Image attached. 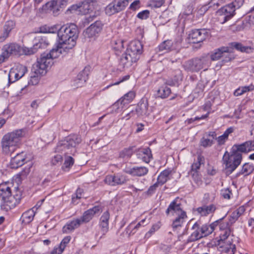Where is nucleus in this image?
Returning <instances> with one entry per match:
<instances>
[{
    "mask_svg": "<svg viewBox=\"0 0 254 254\" xmlns=\"http://www.w3.org/2000/svg\"><path fill=\"white\" fill-rule=\"evenodd\" d=\"M1 208L6 211L15 207L20 202L22 192L18 184L6 182L0 184Z\"/></svg>",
    "mask_w": 254,
    "mask_h": 254,
    "instance_id": "1",
    "label": "nucleus"
},
{
    "mask_svg": "<svg viewBox=\"0 0 254 254\" xmlns=\"http://www.w3.org/2000/svg\"><path fill=\"white\" fill-rule=\"evenodd\" d=\"M59 42L63 45V48L71 50L76 45L78 37L77 26L70 23L59 29L58 32Z\"/></svg>",
    "mask_w": 254,
    "mask_h": 254,
    "instance_id": "2",
    "label": "nucleus"
},
{
    "mask_svg": "<svg viewBox=\"0 0 254 254\" xmlns=\"http://www.w3.org/2000/svg\"><path fill=\"white\" fill-rule=\"evenodd\" d=\"M24 135L23 129H16L5 134L1 141L2 152L9 155L15 152L19 147L21 138Z\"/></svg>",
    "mask_w": 254,
    "mask_h": 254,
    "instance_id": "3",
    "label": "nucleus"
},
{
    "mask_svg": "<svg viewBox=\"0 0 254 254\" xmlns=\"http://www.w3.org/2000/svg\"><path fill=\"white\" fill-rule=\"evenodd\" d=\"M142 51L143 46L140 41L135 40L131 42L120 59V65L124 68L130 67L139 59Z\"/></svg>",
    "mask_w": 254,
    "mask_h": 254,
    "instance_id": "4",
    "label": "nucleus"
},
{
    "mask_svg": "<svg viewBox=\"0 0 254 254\" xmlns=\"http://www.w3.org/2000/svg\"><path fill=\"white\" fill-rule=\"evenodd\" d=\"M70 50L63 48V45L59 44L56 47L53 48L49 53H43L40 57L37 59V66L40 68L39 73L44 72L45 69L51 67L53 64V60L57 58L61 55H65Z\"/></svg>",
    "mask_w": 254,
    "mask_h": 254,
    "instance_id": "5",
    "label": "nucleus"
},
{
    "mask_svg": "<svg viewBox=\"0 0 254 254\" xmlns=\"http://www.w3.org/2000/svg\"><path fill=\"white\" fill-rule=\"evenodd\" d=\"M242 160L241 153H235L231 150L230 152L226 151L223 156V162L225 167L224 172L227 176L230 175L240 165Z\"/></svg>",
    "mask_w": 254,
    "mask_h": 254,
    "instance_id": "6",
    "label": "nucleus"
},
{
    "mask_svg": "<svg viewBox=\"0 0 254 254\" xmlns=\"http://www.w3.org/2000/svg\"><path fill=\"white\" fill-rule=\"evenodd\" d=\"M209 64V57L207 56H202L186 62L184 64V67L187 71L198 72L202 69H207Z\"/></svg>",
    "mask_w": 254,
    "mask_h": 254,
    "instance_id": "7",
    "label": "nucleus"
},
{
    "mask_svg": "<svg viewBox=\"0 0 254 254\" xmlns=\"http://www.w3.org/2000/svg\"><path fill=\"white\" fill-rule=\"evenodd\" d=\"M81 138L77 135H71L57 145L56 151L64 152L65 154H73L75 152V147L81 142Z\"/></svg>",
    "mask_w": 254,
    "mask_h": 254,
    "instance_id": "8",
    "label": "nucleus"
},
{
    "mask_svg": "<svg viewBox=\"0 0 254 254\" xmlns=\"http://www.w3.org/2000/svg\"><path fill=\"white\" fill-rule=\"evenodd\" d=\"M130 0H114L107 5L105 8V12L109 15L119 12L125 9L128 5Z\"/></svg>",
    "mask_w": 254,
    "mask_h": 254,
    "instance_id": "9",
    "label": "nucleus"
},
{
    "mask_svg": "<svg viewBox=\"0 0 254 254\" xmlns=\"http://www.w3.org/2000/svg\"><path fill=\"white\" fill-rule=\"evenodd\" d=\"M235 9L233 5L227 4L222 7L217 11V15L219 16V20L221 23H224L235 15Z\"/></svg>",
    "mask_w": 254,
    "mask_h": 254,
    "instance_id": "10",
    "label": "nucleus"
},
{
    "mask_svg": "<svg viewBox=\"0 0 254 254\" xmlns=\"http://www.w3.org/2000/svg\"><path fill=\"white\" fill-rule=\"evenodd\" d=\"M127 181V177L122 174L107 175L104 179L105 183L111 186L122 185L126 184Z\"/></svg>",
    "mask_w": 254,
    "mask_h": 254,
    "instance_id": "11",
    "label": "nucleus"
},
{
    "mask_svg": "<svg viewBox=\"0 0 254 254\" xmlns=\"http://www.w3.org/2000/svg\"><path fill=\"white\" fill-rule=\"evenodd\" d=\"M29 160V158L27 153L21 152L11 158L8 166L11 169H17L24 165Z\"/></svg>",
    "mask_w": 254,
    "mask_h": 254,
    "instance_id": "12",
    "label": "nucleus"
},
{
    "mask_svg": "<svg viewBox=\"0 0 254 254\" xmlns=\"http://www.w3.org/2000/svg\"><path fill=\"white\" fill-rule=\"evenodd\" d=\"M208 32L205 29L192 30L189 35L190 42L198 43L203 41L208 36Z\"/></svg>",
    "mask_w": 254,
    "mask_h": 254,
    "instance_id": "13",
    "label": "nucleus"
},
{
    "mask_svg": "<svg viewBox=\"0 0 254 254\" xmlns=\"http://www.w3.org/2000/svg\"><path fill=\"white\" fill-rule=\"evenodd\" d=\"M103 24L100 21H96L92 24L84 32L85 37L92 38L96 36L101 31Z\"/></svg>",
    "mask_w": 254,
    "mask_h": 254,
    "instance_id": "14",
    "label": "nucleus"
},
{
    "mask_svg": "<svg viewBox=\"0 0 254 254\" xmlns=\"http://www.w3.org/2000/svg\"><path fill=\"white\" fill-rule=\"evenodd\" d=\"M93 8V4L92 2H89L88 1H84L80 6L73 5L71 9H68V10H77L80 12L82 14L86 15L90 13L92 11Z\"/></svg>",
    "mask_w": 254,
    "mask_h": 254,
    "instance_id": "15",
    "label": "nucleus"
},
{
    "mask_svg": "<svg viewBox=\"0 0 254 254\" xmlns=\"http://www.w3.org/2000/svg\"><path fill=\"white\" fill-rule=\"evenodd\" d=\"M183 212H186L182 210L181 207V204L178 203L176 200H174L169 205L168 208L166 211V213L167 215L171 214L172 215H179Z\"/></svg>",
    "mask_w": 254,
    "mask_h": 254,
    "instance_id": "16",
    "label": "nucleus"
},
{
    "mask_svg": "<svg viewBox=\"0 0 254 254\" xmlns=\"http://www.w3.org/2000/svg\"><path fill=\"white\" fill-rule=\"evenodd\" d=\"M101 211V207L99 206H95L86 211L82 217L79 219H81L82 223L88 222L93 218L95 214L98 213Z\"/></svg>",
    "mask_w": 254,
    "mask_h": 254,
    "instance_id": "17",
    "label": "nucleus"
},
{
    "mask_svg": "<svg viewBox=\"0 0 254 254\" xmlns=\"http://www.w3.org/2000/svg\"><path fill=\"white\" fill-rule=\"evenodd\" d=\"M125 172L132 176L141 177L144 176L148 172V170L145 167H134L131 168H127Z\"/></svg>",
    "mask_w": 254,
    "mask_h": 254,
    "instance_id": "18",
    "label": "nucleus"
},
{
    "mask_svg": "<svg viewBox=\"0 0 254 254\" xmlns=\"http://www.w3.org/2000/svg\"><path fill=\"white\" fill-rule=\"evenodd\" d=\"M202 157L200 156L197 157L195 161L191 165L190 173L196 183L199 184L200 182V179L198 176L197 173L198 170L199 169L202 162Z\"/></svg>",
    "mask_w": 254,
    "mask_h": 254,
    "instance_id": "19",
    "label": "nucleus"
},
{
    "mask_svg": "<svg viewBox=\"0 0 254 254\" xmlns=\"http://www.w3.org/2000/svg\"><path fill=\"white\" fill-rule=\"evenodd\" d=\"M3 50L7 53L8 56L12 55L20 56V46L15 43L6 45L4 46Z\"/></svg>",
    "mask_w": 254,
    "mask_h": 254,
    "instance_id": "20",
    "label": "nucleus"
},
{
    "mask_svg": "<svg viewBox=\"0 0 254 254\" xmlns=\"http://www.w3.org/2000/svg\"><path fill=\"white\" fill-rule=\"evenodd\" d=\"M193 232L188 239V242H194L203 237L200 227L195 223L192 227Z\"/></svg>",
    "mask_w": 254,
    "mask_h": 254,
    "instance_id": "21",
    "label": "nucleus"
},
{
    "mask_svg": "<svg viewBox=\"0 0 254 254\" xmlns=\"http://www.w3.org/2000/svg\"><path fill=\"white\" fill-rule=\"evenodd\" d=\"M216 209V206L212 204L209 205H203L202 207H198L196 209V211L201 216H204L213 213Z\"/></svg>",
    "mask_w": 254,
    "mask_h": 254,
    "instance_id": "22",
    "label": "nucleus"
},
{
    "mask_svg": "<svg viewBox=\"0 0 254 254\" xmlns=\"http://www.w3.org/2000/svg\"><path fill=\"white\" fill-rule=\"evenodd\" d=\"M110 214L108 211L103 213L100 220V226L104 233H106L109 228Z\"/></svg>",
    "mask_w": 254,
    "mask_h": 254,
    "instance_id": "23",
    "label": "nucleus"
},
{
    "mask_svg": "<svg viewBox=\"0 0 254 254\" xmlns=\"http://www.w3.org/2000/svg\"><path fill=\"white\" fill-rule=\"evenodd\" d=\"M82 223L81 220L80 219H76L72 220L70 222L66 224L63 228V231L64 233H69L74 230L75 228H78Z\"/></svg>",
    "mask_w": 254,
    "mask_h": 254,
    "instance_id": "24",
    "label": "nucleus"
},
{
    "mask_svg": "<svg viewBox=\"0 0 254 254\" xmlns=\"http://www.w3.org/2000/svg\"><path fill=\"white\" fill-rule=\"evenodd\" d=\"M15 26V23L12 20H9L5 22L3 27V33L2 36L0 37V41L5 39L9 35L10 32Z\"/></svg>",
    "mask_w": 254,
    "mask_h": 254,
    "instance_id": "25",
    "label": "nucleus"
},
{
    "mask_svg": "<svg viewBox=\"0 0 254 254\" xmlns=\"http://www.w3.org/2000/svg\"><path fill=\"white\" fill-rule=\"evenodd\" d=\"M228 50V47H222L216 49L210 56L211 60L212 61H217L219 60L221 58L224 57V54L227 52Z\"/></svg>",
    "mask_w": 254,
    "mask_h": 254,
    "instance_id": "26",
    "label": "nucleus"
},
{
    "mask_svg": "<svg viewBox=\"0 0 254 254\" xmlns=\"http://www.w3.org/2000/svg\"><path fill=\"white\" fill-rule=\"evenodd\" d=\"M187 218L186 212H183L181 215H178L172 223V226L173 229L175 230L181 227Z\"/></svg>",
    "mask_w": 254,
    "mask_h": 254,
    "instance_id": "27",
    "label": "nucleus"
},
{
    "mask_svg": "<svg viewBox=\"0 0 254 254\" xmlns=\"http://www.w3.org/2000/svg\"><path fill=\"white\" fill-rule=\"evenodd\" d=\"M37 62L34 65V74H33V85H36L39 83L40 77L47 72V69L44 70V72L41 73H39L40 68L37 66Z\"/></svg>",
    "mask_w": 254,
    "mask_h": 254,
    "instance_id": "28",
    "label": "nucleus"
},
{
    "mask_svg": "<svg viewBox=\"0 0 254 254\" xmlns=\"http://www.w3.org/2000/svg\"><path fill=\"white\" fill-rule=\"evenodd\" d=\"M159 51H168L176 49V47L171 40H166L162 42L159 46Z\"/></svg>",
    "mask_w": 254,
    "mask_h": 254,
    "instance_id": "29",
    "label": "nucleus"
},
{
    "mask_svg": "<svg viewBox=\"0 0 254 254\" xmlns=\"http://www.w3.org/2000/svg\"><path fill=\"white\" fill-rule=\"evenodd\" d=\"M67 4V0H52L50 2H47L45 5H43L39 10H45L48 5H59L60 8H64Z\"/></svg>",
    "mask_w": 254,
    "mask_h": 254,
    "instance_id": "30",
    "label": "nucleus"
},
{
    "mask_svg": "<svg viewBox=\"0 0 254 254\" xmlns=\"http://www.w3.org/2000/svg\"><path fill=\"white\" fill-rule=\"evenodd\" d=\"M135 112L138 116L148 115V103L147 102H142L138 105Z\"/></svg>",
    "mask_w": 254,
    "mask_h": 254,
    "instance_id": "31",
    "label": "nucleus"
},
{
    "mask_svg": "<svg viewBox=\"0 0 254 254\" xmlns=\"http://www.w3.org/2000/svg\"><path fill=\"white\" fill-rule=\"evenodd\" d=\"M139 155L146 163H148L152 157L151 150L149 148H143L139 150Z\"/></svg>",
    "mask_w": 254,
    "mask_h": 254,
    "instance_id": "32",
    "label": "nucleus"
},
{
    "mask_svg": "<svg viewBox=\"0 0 254 254\" xmlns=\"http://www.w3.org/2000/svg\"><path fill=\"white\" fill-rule=\"evenodd\" d=\"M231 150L236 153H238L241 154L242 152L247 153L249 152L246 141L239 145H234Z\"/></svg>",
    "mask_w": 254,
    "mask_h": 254,
    "instance_id": "33",
    "label": "nucleus"
},
{
    "mask_svg": "<svg viewBox=\"0 0 254 254\" xmlns=\"http://www.w3.org/2000/svg\"><path fill=\"white\" fill-rule=\"evenodd\" d=\"M254 90V85L251 84L249 86L240 87L234 92L235 96H239L244 94L245 93Z\"/></svg>",
    "mask_w": 254,
    "mask_h": 254,
    "instance_id": "34",
    "label": "nucleus"
},
{
    "mask_svg": "<svg viewBox=\"0 0 254 254\" xmlns=\"http://www.w3.org/2000/svg\"><path fill=\"white\" fill-rule=\"evenodd\" d=\"M232 47L241 52L250 53L252 52L253 49L250 46H244L240 43L233 42L231 43Z\"/></svg>",
    "mask_w": 254,
    "mask_h": 254,
    "instance_id": "35",
    "label": "nucleus"
},
{
    "mask_svg": "<svg viewBox=\"0 0 254 254\" xmlns=\"http://www.w3.org/2000/svg\"><path fill=\"white\" fill-rule=\"evenodd\" d=\"M17 72L13 67L10 69L8 74V83L9 84L14 83L22 77Z\"/></svg>",
    "mask_w": 254,
    "mask_h": 254,
    "instance_id": "36",
    "label": "nucleus"
},
{
    "mask_svg": "<svg viewBox=\"0 0 254 254\" xmlns=\"http://www.w3.org/2000/svg\"><path fill=\"white\" fill-rule=\"evenodd\" d=\"M221 247L223 248V251L228 254H234L236 249L235 245L233 244L229 240L224 242V245Z\"/></svg>",
    "mask_w": 254,
    "mask_h": 254,
    "instance_id": "37",
    "label": "nucleus"
},
{
    "mask_svg": "<svg viewBox=\"0 0 254 254\" xmlns=\"http://www.w3.org/2000/svg\"><path fill=\"white\" fill-rule=\"evenodd\" d=\"M157 93L159 97L166 98L170 94L171 89L167 86H163L158 89Z\"/></svg>",
    "mask_w": 254,
    "mask_h": 254,
    "instance_id": "38",
    "label": "nucleus"
},
{
    "mask_svg": "<svg viewBox=\"0 0 254 254\" xmlns=\"http://www.w3.org/2000/svg\"><path fill=\"white\" fill-rule=\"evenodd\" d=\"M254 170V167L253 165L249 164V163H245L242 167V169L240 172H239L237 176H239L241 174H245V175H248L251 174Z\"/></svg>",
    "mask_w": 254,
    "mask_h": 254,
    "instance_id": "39",
    "label": "nucleus"
},
{
    "mask_svg": "<svg viewBox=\"0 0 254 254\" xmlns=\"http://www.w3.org/2000/svg\"><path fill=\"white\" fill-rule=\"evenodd\" d=\"M170 171L169 170H164L161 173L157 178V183L163 185L169 179V176Z\"/></svg>",
    "mask_w": 254,
    "mask_h": 254,
    "instance_id": "40",
    "label": "nucleus"
},
{
    "mask_svg": "<svg viewBox=\"0 0 254 254\" xmlns=\"http://www.w3.org/2000/svg\"><path fill=\"white\" fill-rule=\"evenodd\" d=\"M22 223L26 225L29 224L32 221V211L29 209L24 212L21 216Z\"/></svg>",
    "mask_w": 254,
    "mask_h": 254,
    "instance_id": "41",
    "label": "nucleus"
},
{
    "mask_svg": "<svg viewBox=\"0 0 254 254\" xmlns=\"http://www.w3.org/2000/svg\"><path fill=\"white\" fill-rule=\"evenodd\" d=\"M215 224L214 223L210 225H203L200 228L201 232L203 234V237L207 236L212 233L214 229V226Z\"/></svg>",
    "mask_w": 254,
    "mask_h": 254,
    "instance_id": "42",
    "label": "nucleus"
},
{
    "mask_svg": "<svg viewBox=\"0 0 254 254\" xmlns=\"http://www.w3.org/2000/svg\"><path fill=\"white\" fill-rule=\"evenodd\" d=\"M135 94L134 92L132 91H129L128 93L126 94L124 97L121 98L118 101L117 103L119 104V102H121V103L122 104L125 100H127V102H130L135 97Z\"/></svg>",
    "mask_w": 254,
    "mask_h": 254,
    "instance_id": "43",
    "label": "nucleus"
},
{
    "mask_svg": "<svg viewBox=\"0 0 254 254\" xmlns=\"http://www.w3.org/2000/svg\"><path fill=\"white\" fill-rule=\"evenodd\" d=\"M13 67L17 71V73L21 75L22 77H23L27 71L26 66L22 64H16L13 66Z\"/></svg>",
    "mask_w": 254,
    "mask_h": 254,
    "instance_id": "44",
    "label": "nucleus"
},
{
    "mask_svg": "<svg viewBox=\"0 0 254 254\" xmlns=\"http://www.w3.org/2000/svg\"><path fill=\"white\" fill-rule=\"evenodd\" d=\"M133 153V147H129L127 148L124 149L120 154L122 157H130Z\"/></svg>",
    "mask_w": 254,
    "mask_h": 254,
    "instance_id": "45",
    "label": "nucleus"
},
{
    "mask_svg": "<svg viewBox=\"0 0 254 254\" xmlns=\"http://www.w3.org/2000/svg\"><path fill=\"white\" fill-rule=\"evenodd\" d=\"M224 59L222 62L224 63H226L231 61L233 59L235 58L234 55L230 51V48H228V50L227 52L225 54H224Z\"/></svg>",
    "mask_w": 254,
    "mask_h": 254,
    "instance_id": "46",
    "label": "nucleus"
},
{
    "mask_svg": "<svg viewBox=\"0 0 254 254\" xmlns=\"http://www.w3.org/2000/svg\"><path fill=\"white\" fill-rule=\"evenodd\" d=\"M200 142L201 146L204 147H207L211 146L213 144V140L203 137L201 139Z\"/></svg>",
    "mask_w": 254,
    "mask_h": 254,
    "instance_id": "47",
    "label": "nucleus"
},
{
    "mask_svg": "<svg viewBox=\"0 0 254 254\" xmlns=\"http://www.w3.org/2000/svg\"><path fill=\"white\" fill-rule=\"evenodd\" d=\"M61 8L60 7L59 5H56L54 6L52 5H48L47 6V7L45 10H44V11H46L47 10H50L51 11H52L54 15H57L59 14V11L60 10V9ZM40 10L43 11L42 9Z\"/></svg>",
    "mask_w": 254,
    "mask_h": 254,
    "instance_id": "48",
    "label": "nucleus"
},
{
    "mask_svg": "<svg viewBox=\"0 0 254 254\" xmlns=\"http://www.w3.org/2000/svg\"><path fill=\"white\" fill-rule=\"evenodd\" d=\"M74 161L71 157H68L65 160L63 169L66 171V169L69 168L73 164Z\"/></svg>",
    "mask_w": 254,
    "mask_h": 254,
    "instance_id": "49",
    "label": "nucleus"
},
{
    "mask_svg": "<svg viewBox=\"0 0 254 254\" xmlns=\"http://www.w3.org/2000/svg\"><path fill=\"white\" fill-rule=\"evenodd\" d=\"M115 45L114 46V49L118 51H121L124 48L123 41L121 40H119L118 41H115L114 42Z\"/></svg>",
    "mask_w": 254,
    "mask_h": 254,
    "instance_id": "50",
    "label": "nucleus"
},
{
    "mask_svg": "<svg viewBox=\"0 0 254 254\" xmlns=\"http://www.w3.org/2000/svg\"><path fill=\"white\" fill-rule=\"evenodd\" d=\"M164 2L165 0H151L150 5L154 7H160Z\"/></svg>",
    "mask_w": 254,
    "mask_h": 254,
    "instance_id": "51",
    "label": "nucleus"
},
{
    "mask_svg": "<svg viewBox=\"0 0 254 254\" xmlns=\"http://www.w3.org/2000/svg\"><path fill=\"white\" fill-rule=\"evenodd\" d=\"M222 233L220 234V240L222 241H225L229 236L231 233L230 229H227L225 231H221Z\"/></svg>",
    "mask_w": 254,
    "mask_h": 254,
    "instance_id": "52",
    "label": "nucleus"
},
{
    "mask_svg": "<svg viewBox=\"0 0 254 254\" xmlns=\"http://www.w3.org/2000/svg\"><path fill=\"white\" fill-rule=\"evenodd\" d=\"M84 74V72L83 71L82 73L79 74L77 76V80H79V85H77L78 86H82L86 81L87 79L86 76H83V74Z\"/></svg>",
    "mask_w": 254,
    "mask_h": 254,
    "instance_id": "53",
    "label": "nucleus"
},
{
    "mask_svg": "<svg viewBox=\"0 0 254 254\" xmlns=\"http://www.w3.org/2000/svg\"><path fill=\"white\" fill-rule=\"evenodd\" d=\"M62 160V157L61 155L57 154L55 155L51 160V163L54 165H56L61 163Z\"/></svg>",
    "mask_w": 254,
    "mask_h": 254,
    "instance_id": "54",
    "label": "nucleus"
},
{
    "mask_svg": "<svg viewBox=\"0 0 254 254\" xmlns=\"http://www.w3.org/2000/svg\"><path fill=\"white\" fill-rule=\"evenodd\" d=\"M239 217L238 214L234 211L230 216L229 222L232 225L238 220Z\"/></svg>",
    "mask_w": 254,
    "mask_h": 254,
    "instance_id": "55",
    "label": "nucleus"
},
{
    "mask_svg": "<svg viewBox=\"0 0 254 254\" xmlns=\"http://www.w3.org/2000/svg\"><path fill=\"white\" fill-rule=\"evenodd\" d=\"M244 2V0H235L234 1L230 3V5H233V7L235 9L239 8L241 6L243 5Z\"/></svg>",
    "mask_w": 254,
    "mask_h": 254,
    "instance_id": "56",
    "label": "nucleus"
},
{
    "mask_svg": "<svg viewBox=\"0 0 254 254\" xmlns=\"http://www.w3.org/2000/svg\"><path fill=\"white\" fill-rule=\"evenodd\" d=\"M221 194L224 198L230 199L232 192L229 189H226L222 190Z\"/></svg>",
    "mask_w": 254,
    "mask_h": 254,
    "instance_id": "57",
    "label": "nucleus"
},
{
    "mask_svg": "<svg viewBox=\"0 0 254 254\" xmlns=\"http://www.w3.org/2000/svg\"><path fill=\"white\" fill-rule=\"evenodd\" d=\"M149 14V11L147 10H145L138 13L137 16L140 19H146L148 17Z\"/></svg>",
    "mask_w": 254,
    "mask_h": 254,
    "instance_id": "58",
    "label": "nucleus"
},
{
    "mask_svg": "<svg viewBox=\"0 0 254 254\" xmlns=\"http://www.w3.org/2000/svg\"><path fill=\"white\" fill-rule=\"evenodd\" d=\"M140 7V1L139 0H135L129 6V8L135 10Z\"/></svg>",
    "mask_w": 254,
    "mask_h": 254,
    "instance_id": "59",
    "label": "nucleus"
},
{
    "mask_svg": "<svg viewBox=\"0 0 254 254\" xmlns=\"http://www.w3.org/2000/svg\"><path fill=\"white\" fill-rule=\"evenodd\" d=\"M20 55H29L31 53V51L30 49L26 48L25 47H20Z\"/></svg>",
    "mask_w": 254,
    "mask_h": 254,
    "instance_id": "60",
    "label": "nucleus"
},
{
    "mask_svg": "<svg viewBox=\"0 0 254 254\" xmlns=\"http://www.w3.org/2000/svg\"><path fill=\"white\" fill-rule=\"evenodd\" d=\"M31 167V165H30L28 167H26L21 172V176L23 177H26L30 173Z\"/></svg>",
    "mask_w": 254,
    "mask_h": 254,
    "instance_id": "61",
    "label": "nucleus"
},
{
    "mask_svg": "<svg viewBox=\"0 0 254 254\" xmlns=\"http://www.w3.org/2000/svg\"><path fill=\"white\" fill-rule=\"evenodd\" d=\"M218 144L220 145H223L225 143L226 141L227 140L223 134L216 138Z\"/></svg>",
    "mask_w": 254,
    "mask_h": 254,
    "instance_id": "62",
    "label": "nucleus"
},
{
    "mask_svg": "<svg viewBox=\"0 0 254 254\" xmlns=\"http://www.w3.org/2000/svg\"><path fill=\"white\" fill-rule=\"evenodd\" d=\"M230 223L229 222H223L220 224L219 226L220 230L221 231H225L227 229H230Z\"/></svg>",
    "mask_w": 254,
    "mask_h": 254,
    "instance_id": "63",
    "label": "nucleus"
},
{
    "mask_svg": "<svg viewBox=\"0 0 254 254\" xmlns=\"http://www.w3.org/2000/svg\"><path fill=\"white\" fill-rule=\"evenodd\" d=\"M64 251V248L56 247L51 252L50 254H61Z\"/></svg>",
    "mask_w": 254,
    "mask_h": 254,
    "instance_id": "64",
    "label": "nucleus"
}]
</instances>
